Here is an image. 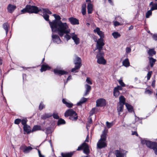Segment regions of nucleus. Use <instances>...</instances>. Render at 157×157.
Segmentation results:
<instances>
[{"mask_svg": "<svg viewBox=\"0 0 157 157\" xmlns=\"http://www.w3.org/2000/svg\"><path fill=\"white\" fill-rule=\"evenodd\" d=\"M49 23L52 33L57 32L61 36H63L65 34L69 33L70 32L69 26L66 22L63 23L61 21H53L52 22L49 21Z\"/></svg>", "mask_w": 157, "mask_h": 157, "instance_id": "1", "label": "nucleus"}, {"mask_svg": "<svg viewBox=\"0 0 157 157\" xmlns=\"http://www.w3.org/2000/svg\"><path fill=\"white\" fill-rule=\"evenodd\" d=\"M38 12H39V10L37 7L30 5H27L25 8L21 10L22 13H24L26 12L37 13Z\"/></svg>", "mask_w": 157, "mask_h": 157, "instance_id": "2", "label": "nucleus"}, {"mask_svg": "<svg viewBox=\"0 0 157 157\" xmlns=\"http://www.w3.org/2000/svg\"><path fill=\"white\" fill-rule=\"evenodd\" d=\"M106 138V134L105 130H104L102 132V134L101 136L100 140L98 142L97 146V147L100 149L105 147L107 146V144L105 142Z\"/></svg>", "mask_w": 157, "mask_h": 157, "instance_id": "3", "label": "nucleus"}, {"mask_svg": "<svg viewBox=\"0 0 157 157\" xmlns=\"http://www.w3.org/2000/svg\"><path fill=\"white\" fill-rule=\"evenodd\" d=\"M64 115L65 117L69 116V118L72 121H76L78 118L77 113L71 109L67 110L65 113Z\"/></svg>", "mask_w": 157, "mask_h": 157, "instance_id": "4", "label": "nucleus"}, {"mask_svg": "<svg viewBox=\"0 0 157 157\" xmlns=\"http://www.w3.org/2000/svg\"><path fill=\"white\" fill-rule=\"evenodd\" d=\"M82 149H83L84 153L85 154L88 155L89 153L90 150L89 148V146L86 143H83L81 145L78 147L77 150L80 151Z\"/></svg>", "mask_w": 157, "mask_h": 157, "instance_id": "5", "label": "nucleus"}, {"mask_svg": "<svg viewBox=\"0 0 157 157\" xmlns=\"http://www.w3.org/2000/svg\"><path fill=\"white\" fill-rule=\"evenodd\" d=\"M104 54L101 52H98L97 58V63L100 64L104 65L106 64V62L104 58Z\"/></svg>", "mask_w": 157, "mask_h": 157, "instance_id": "6", "label": "nucleus"}, {"mask_svg": "<svg viewBox=\"0 0 157 157\" xmlns=\"http://www.w3.org/2000/svg\"><path fill=\"white\" fill-rule=\"evenodd\" d=\"M39 12H42L43 13V17L47 21H49V16L47 14H51L52 12L48 9H39Z\"/></svg>", "mask_w": 157, "mask_h": 157, "instance_id": "7", "label": "nucleus"}, {"mask_svg": "<svg viewBox=\"0 0 157 157\" xmlns=\"http://www.w3.org/2000/svg\"><path fill=\"white\" fill-rule=\"evenodd\" d=\"M142 144H145L148 147L151 148L153 147L154 145L156 143L155 142H153L146 139H144L141 140Z\"/></svg>", "mask_w": 157, "mask_h": 157, "instance_id": "8", "label": "nucleus"}, {"mask_svg": "<svg viewBox=\"0 0 157 157\" xmlns=\"http://www.w3.org/2000/svg\"><path fill=\"white\" fill-rule=\"evenodd\" d=\"M104 45L103 40L99 39L97 42V48L98 50V52H101L103 46Z\"/></svg>", "mask_w": 157, "mask_h": 157, "instance_id": "9", "label": "nucleus"}, {"mask_svg": "<svg viewBox=\"0 0 157 157\" xmlns=\"http://www.w3.org/2000/svg\"><path fill=\"white\" fill-rule=\"evenodd\" d=\"M96 106L102 107L106 105V101L103 98H100L98 99L96 101Z\"/></svg>", "mask_w": 157, "mask_h": 157, "instance_id": "10", "label": "nucleus"}, {"mask_svg": "<svg viewBox=\"0 0 157 157\" xmlns=\"http://www.w3.org/2000/svg\"><path fill=\"white\" fill-rule=\"evenodd\" d=\"M116 157H126L125 151L123 150H117L115 152Z\"/></svg>", "mask_w": 157, "mask_h": 157, "instance_id": "11", "label": "nucleus"}, {"mask_svg": "<svg viewBox=\"0 0 157 157\" xmlns=\"http://www.w3.org/2000/svg\"><path fill=\"white\" fill-rule=\"evenodd\" d=\"M20 149L22 150L25 153H28L33 149V148L30 146L27 147L25 145H22L20 147Z\"/></svg>", "mask_w": 157, "mask_h": 157, "instance_id": "12", "label": "nucleus"}, {"mask_svg": "<svg viewBox=\"0 0 157 157\" xmlns=\"http://www.w3.org/2000/svg\"><path fill=\"white\" fill-rule=\"evenodd\" d=\"M70 35L71 36V38L74 41L76 45L78 44L79 43L80 39L78 37L77 35L75 34V33H71Z\"/></svg>", "mask_w": 157, "mask_h": 157, "instance_id": "13", "label": "nucleus"}, {"mask_svg": "<svg viewBox=\"0 0 157 157\" xmlns=\"http://www.w3.org/2000/svg\"><path fill=\"white\" fill-rule=\"evenodd\" d=\"M16 8V6L11 4H9L7 7L8 12L10 13H13Z\"/></svg>", "mask_w": 157, "mask_h": 157, "instance_id": "14", "label": "nucleus"}, {"mask_svg": "<svg viewBox=\"0 0 157 157\" xmlns=\"http://www.w3.org/2000/svg\"><path fill=\"white\" fill-rule=\"evenodd\" d=\"M68 20L70 23L72 25H76L79 24V20L75 18L70 17Z\"/></svg>", "mask_w": 157, "mask_h": 157, "instance_id": "15", "label": "nucleus"}, {"mask_svg": "<svg viewBox=\"0 0 157 157\" xmlns=\"http://www.w3.org/2000/svg\"><path fill=\"white\" fill-rule=\"evenodd\" d=\"M54 72L55 74L60 76L64 74H67L68 73L67 72L64 70H59L58 69H54Z\"/></svg>", "mask_w": 157, "mask_h": 157, "instance_id": "16", "label": "nucleus"}, {"mask_svg": "<svg viewBox=\"0 0 157 157\" xmlns=\"http://www.w3.org/2000/svg\"><path fill=\"white\" fill-rule=\"evenodd\" d=\"M52 38L53 42L57 44H59L61 41L59 37L56 35H53L52 34Z\"/></svg>", "mask_w": 157, "mask_h": 157, "instance_id": "17", "label": "nucleus"}, {"mask_svg": "<svg viewBox=\"0 0 157 157\" xmlns=\"http://www.w3.org/2000/svg\"><path fill=\"white\" fill-rule=\"evenodd\" d=\"M74 62L75 65L79 66L80 67L82 66V60L79 57L76 56Z\"/></svg>", "mask_w": 157, "mask_h": 157, "instance_id": "18", "label": "nucleus"}, {"mask_svg": "<svg viewBox=\"0 0 157 157\" xmlns=\"http://www.w3.org/2000/svg\"><path fill=\"white\" fill-rule=\"evenodd\" d=\"M94 32L95 33H97V34L100 37L101 39L104 37L103 33L100 30V29L98 27H97L94 30Z\"/></svg>", "mask_w": 157, "mask_h": 157, "instance_id": "19", "label": "nucleus"}, {"mask_svg": "<svg viewBox=\"0 0 157 157\" xmlns=\"http://www.w3.org/2000/svg\"><path fill=\"white\" fill-rule=\"evenodd\" d=\"M85 88H86V91L83 96H85L89 94L90 91L91 90V87L90 86L86 84L85 85Z\"/></svg>", "mask_w": 157, "mask_h": 157, "instance_id": "20", "label": "nucleus"}, {"mask_svg": "<svg viewBox=\"0 0 157 157\" xmlns=\"http://www.w3.org/2000/svg\"><path fill=\"white\" fill-rule=\"evenodd\" d=\"M23 130L25 134V133L27 134L29 133L32 132L30 127L27 125L23 126Z\"/></svg>", "mask_w": 157, "mask_h": 157, "instance_id": "21", "label": "nucleus"}, {"mask_svg": "<svg viewBox=\"0 0 157 157\" xmlns=\"http://www.w3.org/2000/svg\"><path fill=\"white\" fill-rule=\"evenodd\" d=\"M87 12L88 14L91 13L93 11V6L90 3H88L87 6Z\"/></svg>", "mask_w": 157, "mask_h": 157, "instance_id": "22", "label": "nucleus"}, {"mask_svg": "<svg viewBox=\"0 0 157 157\" xmlns=\"http://www.w3.org/2000/svg\"><path fill=\"white\" fill-rule=\"evenodd\" d=\"M63 103L65 104L66 106L68 108H71L73 105V104L70 102H67V100L65 98H63L62 99Z\"/></svg>", "mask_w": 157, "mask_h": 157, "instance_id": "23", "label": "nucleus"}, {"mask_svg": "<svg viewBox=\"0 0 157 157\" xmlns=\"http://www.w3.org/2000/svg\"><path fill=\"white\" fill-rule=\"evenodd\" d=\"M124 105L123 104H119L118 105L117 110L118 112V114L119 116H120L121 113L123 112V111Z\"/></svg>", "mask_w": 157, "mask_h": 157, "instance_id": "24", "label": "nucleus"}, {"mask_svg": "<svg viewBox=\"0 0 157 157\" xmlns=\"http://www.w3.org/2000/svg\"><path fill=\"white\" fill-rule=\"evenodd\" d=\"M51 67L47 65L43 64L42 65L40 70L41 72L46 71L47 70H49Z\"/></svg>", "mask_w": 157, "mask_h": 157, "instance_id": "25", "label": "nucleus"}, {"mask_svg": "<svg viewBox=\"0 0 157 157\" xmlns=\"http://www.w3.org/2000/svg\"><path fill=\"white\" fill-rule=\"evenodd\" d=\"M52 116V114L50 113H45L41 116V118L45 120L46 119L49 118Z\"/></svg>", "mask_w": 157, "mask_h": 157, "instance_id": "26", "label": "nucleus"}, {"mask_svg": "<svg viewBox=\"0 0 157 157\" xmlns=\"http://www.w3.org/2000/svg\"><path fill=\"white\" fill-rule=\"evenodd\" d=\"M73 154V152L63 153H62L61 155L63 157H71Z\"/></svg>", "mask_w": 157, "mask_h": 157, "instance_id": "27", "label": "nucleus"}, {"mask_svg": "<svg viewBox=\"0 0 157 157\" xmlns=\"http://www.w3.org/2000/svg\"><path fill=\"white\" fill-rule=\"evenodd\" d=\"M156 60L155 59H154L152 57L149 58V62L150 66L152 67L155 64Z\"/></svg>", "mask_w": 157, "mask_h": 157, "instance_id": "28", "label": "nucleus"}, {"mask_svg": "<svg viewBox=\"0 0 157 157\" xmlns=\"http://www.w3.org/2000/svg\"><path fill=\"white\" fill-rule=\"evenodd\" d=\"M125 99L123 96H121L119 97V104H123L124 105L125 104Z\"/></svg>", "mask_w": 157, "mask_h": 157, "instance_id": "29", "label": "nucleus"}, {"mask_svg": "<svg viewBox=\"0 0 157 157\" xmlns=\"http://www.w3.org/2000/svg\"><path fill=\"white\" fill-rule=\"evenodd\" d=\"M87 99L86 98L83 97L78 102L77 105L78 106L81 105L86 102L87 101Z\"/></svg>", "mask_w": 157, "mask_h": 157, "instance_id": "30", "label": "nucleus"}, {"mask_svg": "<svg viewBox=\"0 0 157 157\" xmlns=\"http://www.w3.org/2000/svg\"><path fill=\"white\" fill-rule=\"evenodd\" d=\"M123 65L124 66L127 67L129 66L130 63L128 58L126 59L122 62Z\"/></svg>", "mask_w": 157, "mask_h": 157, "instance_id": "31", "label": "nucleus"}, {"mask_svg": "<svg viewBox=\"0 0 157 157\" xmlns=\"http://www.w3.org/2000/svg\"><path fill=\"white\" fill-rule=\"evenodd\" d=\"M9 27V25L7 22L5 23L3 25V28L6 31L7 34L8 32V27Z\"/></svg>", "mask_w": 157, "mask_h": 157, "instance_id": "32", "label": "nucleus"}, {"mask_svg": "<svg viewBox=\"0 0 157 157\" xmlns=\"http://www.w3.org/2000/svg\"><path fill=\"white\" fill-rule=\"evenodd\" d=\"M86 4H84L82 5V13L83 15H84L86 13Z\"/></svg>", "mask_w": 157, "mask_h": 157, "instance_id": "33", "label": "nucleus"}, {"mask_svg": "<svg viewBox=\"0 0 157 157\" xmlns=\"http://www.w3.org/2000/svg\"><path fill=\"white\" fill-rule=\"evenodd\" d=\"M125 105L129 112H132L133 111V107L131 105L127 103H126L125 104Z\"/></svg>", "mask_w": 157, "mask_h": 157, "instance_id": "34", "label": "nucleus"}, {"mask_svg": "<svg viewBox=\"0 0 157 157\" xmlns=\"http://www.w3.org/2000/svg\"><path fill=\"white\" fill-rule=\"evenodd\" d=\"M41 130V126H40L35 125L33 127L32 130V132H33L37 130Z\"/></svg>", "mask_w": 157, "mask_h": 157, "instance_id": "35", "label": "nucleus"}, {"mask_svg": "<svg viewBox=\"0 0 157 157\" xmlns=\"http://www.w3.org/2000/svg\"><path fill=\"white\" fill-rule=\"evenodd\" d=\"M148 53L150 56H152L156 54V52L154 49H150L148 51Z\"/></svg>", "mask_w": 157, "mask_h": 157, "instance_id": "36", "label": "nucleus"}, {"mask_svg": "<svg viewBox=\"0 0 157 157\" xmlns=\"http://www.w3.org/2000/svg\"><path fill=\"white\" fill-rule=\"evenodd\" d=\"M115 39H117L121 36V34L118 32H114L112 34Z\"/></svg>", "mask_w": 157, "mask_h": 157, "instance_id": "37", "label": "nucleus"}, {"mask_svg": "<svg viewBox=\"0 0 157 157\" xmlns=\"http://www.w3.org/2000/svg\"><path fill=\"white\" fill-rule=\"evenodd\" d=\"M80 68L79 66L75 65V67L73 68L71 71L73 73H76L78 72L77 70L79 69Z\"/></svg>", "mask_w": 157, "mask_h": 157, "instance_id": "38", "label": "nucleus"}, {"mask_svg": "<svg viewBox=\"0 0 157 157\" xmlns=\"http://www.w3.org/2000/svg\"><path fill=\"white\" fill-rule=\"evenodd\" d=\"M53 16L55 18V20H54V21H61L60 19L61 18L60 17L59 15H57L56 14H54L53 15Z\"/></svg>", "mask_w": 157, "mask_h": 157, "instance_id": "39", "label": "nucleus"}, {"mask_svg": "<svg viewBox=\"0 0 157 157\" xmlns=\"http://www.w3.org/2000/svg\"><path fill=\"white\" fill-rule=\"evenodd\" d=\"M151 9L150 10L148 11L146 13V17L147 18H148L149 17L152 15V11Z\"/></svg>", "mask_w": 157, "mask_h": 157, "instance_id": "40", "label": "nucleus"}, {"mask_svg": "<svg viewBox=\"0 0 157 157\" xmlns=\"http://www.w3.org/2000/svg\"><path fill=\"white\" fill-rule=\"evenodd\" d=\"M65 123V121L62 119H59L57 122V125H59L61 124H64Z\"/></svg>", "mask_w": 157, "mask_h": 157, "instance_id": "41", "label": "nucleus"}, {"mask_svg": "<svg viewBox=\"0 0 157 157\" xmlns=\"http://www.w3.org/2000/svg\"><path fill=\"white\" fill-rule=\"evenodd\" d=\"M119 84L122 87H124L125 86V85L124 83V82H123V80H122V78H121L118 81Z\"/></svg>", "mask_w": 157, "mask_h": 157, "instance_id": "42", "label": "nucleus"}, {"mask_svg": "<svg viewBox=\"0 0 157 157\" xmlns=\"http://www.w3.org/2000/svg\"><path fill=\"white\" fill-rule=\"evenodd\" d=\"M113 124H114V123L113 122H111L110 123H109L108 121H107L106 122V125L107 127L108 128H110L112 126Z\"/></svg>", "mask_w": 157, "mask_h": 157, "instance_id": "43", "label": "nucleus"}, {"mask_svg": "<svg viewBox=\"0 0 157 157\" xmlns=\"http://www.w3.org/2000/svg\"><path fill=\"white\" fill-rule=\"evenodd\" d=\"M120 92L119 91L117 90L114 89L113 91V95L116 97H117L119 94Z\"/></svg>", "mask_w": 157, "mask_h": 157, "instance_id": "44", "label": "nucleus"}, {"mask_svg": "<svg viewBox=\"0 0 157 157\" xmlns=\"http://www.w3.org/2000/svg\"><path fill=\"white\" fill-rule=\"evenodd\" d=\"M152 149H153L156 155H157V144L156 143Z\"/></svg>", "mask_w": 157, "mask_h": 157, "instance_id": "45", "label": "nucleus"}, {"mask_svg": "<svg viewBox=\"0 0 157 157\" xmlns=\"http://www.w3.org/2000/svg\"><path fill=\"white\" fill-rule=\"evenodd\" d=\"M114 25L115 26H117L119 25H121L123 23V22L121 21L120 22H119L117 21H114Z\"/></svg>", "mask_w": 157, "mask_h": 157, "instance_id": "46", "label": "nucleus"}, {"mask_svg": "<svg viewBox=\"0 0 157 157\" xmlns=\"http://www.w3.org/2000/svg\"><path fill=\"white\" fill-rule=\"evenodd\" d=\"M27 120L26 119H24L21 120V121L22 124L25 126V125H27L26 124L27 122Z\"/></svg>", "mask_w": 157, "mask_h": 157, "instance_id": "47", "label": "nucleus"}, {"mask_svg": "<svg viewBox=\"0 0 157 157\" xmlns=\"http://www.w3.org/2000/svg\"><path fill=\"white\" fill-rule=\"evenodd\" d=\"M151 9L152 11L155 10H157V3H154L153 6H151Z\"/></svg>", "mask_w": 157, "mask_h": 157, "instance_id": "48", "label": "nucleus"}, {"mask_svg": "<svg viewBox=\"0 0 157 157\" xmlns=\"http://www.w3.org/2000/svg\"><path fill=\"white\" fill-rule=\"evenodd\" d=\"M21 119L17 118L15 120L14 123L15 124H18L20 122H21Z\"/></svg>", "mask_w": 157, "mask_h": 157, "instance_id": "49", "label": "nucleus"}, {"mask_svg": "<svg viewBox=\"0 0 157 157\" xmlns=\"http://www.w3.org/2000/svg\"><path fill=\"white\" fill-rule=\"evenodd\" d=\"M152 74V71H149L148 72L147 75V80L150 79Z\"/></svg>", "mask_w": 157, "mask_h": 157, "instance_id": "50", "label": "nucleus"}, {"mask_svg": "<svg viewBox=\"0 0 157 157\" xmlns=\"http://www.w3.org/2000/svg\"><path fill=\"white\" fill-rule=\"evenodd\" d=\"M45 133L46 134L48 135L51 132V128L50 127H48L46 129Z\"/></svg>", "mask_w": 157, "mask_h": 157, "instance_id": "51", "label": "nucleus"}, {"mask_svg": "<svg viewBox=\"0 0 157 157\" xmlns=\"http://www.w3.org/2000/svg\"><path fill=\"white\" fill-rule=\"evenodd\" d=\"M52 116L55 119H58L59 118V117L58 115V114L56 113H54L52 114Z\"/></svg>", "mask_w": 157, "mask_h": 157, "instance_id": "52", "label": "nucleus"}, {"mask_svg": "<svg viewBox=\"0 0 157 157\" xmlns=\"http://www.w3.org/2000/svg\"><path fill=\"white\" fill-rule=\"evenodd\" d=\"M135 120L136 121H137L140 120V123L142 124V121L141 120L143 119L142 118H140L139 117H137L136 115H135Z\"/></svg>", "mask_w": 157, "mask_h": 157, "instance_id": "53", "label": "nucleus"}, {"mask_svg": "<svg viewBox=\"0 0 157 157\" xmlns=\"http://www.w3.org/2000/svg\"><path fill=\"white\" fill-rule=\"evenodd\" d=\"M65 34L66 35L64 37L67 39V40L68 41L71 39V37L68 34Z\"/></svg>", "mask_w": 157, "mask_h": 157, "instance_id": "54", "label": "nucleus"}, {"mask_svg": "<svg viewBox=\"0 0 157 157\" xmlns=\"http://www.w3.org/2000/svg\"><path fill=\"white\" fill-rule=\"evenodd\" d=\"M114 89L118 91L119 90H122V87L120 86H117L115 87Z\"/></svg>", "mask_w": 157, "mask_h": 157, "instance_id": "55", "label": "nucleus"}, {"mask_svg": "<svg viewBox=\"0 0 157 157\" xmlns=\"http://www.w3.org/2000/svg\"><path fill=\"white\" fill-rule=\"evenodd\" d=\"M44 105L41 102L39 106V109L40 110H41L43 109V108L44 107Z\"/></svg>", "mask_w": 157, "mask_h": 157, "instance_id": "56", "label": "nucleus"}, {"mask_svg": "<svg viewBox=\"0 0 157 157\" xmlns=\"http://www.w3.org/2000/svg\"><path fill=\"white\" fill-rule=\"evenodd\" d=\"M126 52V53H130L131 51V49L130 48L126 47L125 49Z\"/></svg>", "mask_w": 157, "mask_h": 157, "instance_id": "57", "label": "nucleus"}, {"mask_svg": "<svg viewBox=\"0 0 157 157\" xmlns=\"http://www.w3.org/2000/svg\"><path fill=\"white\" fill-rule=\"evenodd\" d=\"M86 81V82L88 83L90 85H91L92 84V82L90 81V79H89V78H87Z\"/></svg>", "mask_w": 157, "mask_h": 157, "instance_id": "58", "label": "nucleus"}, {"mask_svg": "<svg viewBox=\"0 0 157 157\" xmlns=\"http://www.w3.org/2000/svg\"><path fill=\"white\" fill-rule=\"evenodd\" d=\"M38 155L39 157H44V156L41 155L40 151L39 149H38Z\"/></svg>", "mask_w": 157, "mask_h": 157, "instance_id": "59", "label": "nucleus"}, {"mask_svg": "<svg viewBox=\"0 0 157 157\" xmlns=\"http://www.w3.org/2000/svg\"><path fill=\"white\" fill-rule=\"evenodd\" d=\"M152 38L155 40H157V34H154L152 36Z\"/></svg>", "mask_w": 157, "mask_h": 157, "instance_id": "60", "label": "nucleus"}, {"mask_svg": "<svg viewBox=\"0 0 157 157\" xmlns=\"http://www.w3.org/2000/svg\"><path fill=\"white\" fill-rule=\"evenodd\" d=\"M71 79V75H69L67 79V81L64 82L65 84H66L67 81L70 79Z\"/></svg>", "mask_w": 157, "mask_h": 157, "instance_id": "61", "label": "nucleus"}, {"mask_svg": "<svg viewBox=\"0 0 157 157\" xmlns=\"http://www.w3.org/2000/svg\"><path fill=\"white\" fill-rule=\"evenodd\" d=\"M145 93L147 94H151L152 93V92L150 90H147L145 91Z\"/></svg>", "mask_w": 157, "mask_h": 157, "instance_id": "62", "label": "nucleus"}, {"mask_svg": "<svg viewBox=\"0 0 157 157\" xmlns=\"http://www.w3.org/2000/svg\"><path fill=\"white\" fill-rule=\"evenodd\" d=\"M132 135H135L137 136H138V135L136 131H132Z\"/></svg>", "mask_w": 157, "mask_h": 157, "instance_id": "63", "label": "nucleus"}, {"mask_svg": "<svg viewBox=\"0 0 157 157\" xmlns=\"http://www.w3.org/2000/svg\"><path fill=\"white\" fill-rule=\"evenodd\" d=\"M155 80L153 81V82H152L151 85H152V86L153 87H155Z\"/></svg>", "mask_w": 157, "mask_h": 157, "instance_id": "64", "label": "nucleus"}]
</instances>
